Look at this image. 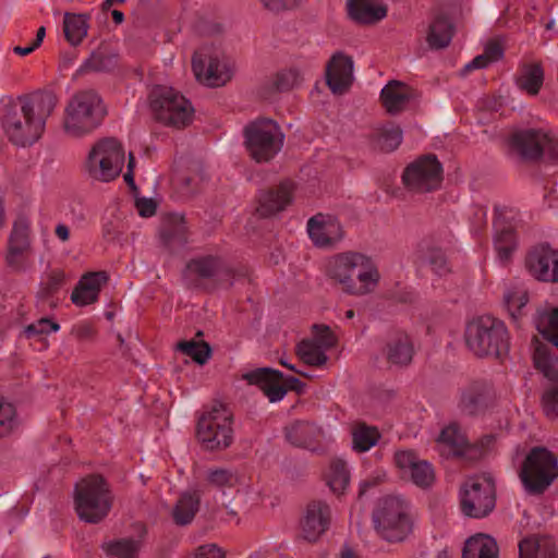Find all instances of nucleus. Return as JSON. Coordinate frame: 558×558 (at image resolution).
Here are the masks:
<instances>
[{
	"label": "nucleus",
	"mask_w": 558,
	"mask_h": 558,
	"mask_svg": "<svg viewBox=\"0 0 558 558\" xmlns=\"http://www.w3.org/2000/svg\"><path fill=\"white\" fill-rule=\"evenodd\" d=\"M1 126L7 138L15 146L26 147L36 143L45 132L47 119L57 106L50 92H36L17 98L2 99Z\"/></svg>",
	"instance_id": "obj_1"
},
{
	"label": "nucleus",
	"mask_w": 558,
	"mask_h": 558,
	"mask_svg": "<svg viewBox=\"0 0 558 558\" xmlns=\"http://www.w3.org/2000/svg\"><path fill=\"white\" fill-rule=\"evenodd\" d=\"M327 271L344 292L359 296L373 293L380 280L375 262L359 252L332 256L328 260Z\"/></svg>",
	"instance_id": "obj_2"
},
{
	"label": "nucleus",
	"mask_w": 558,
	"mask_h": 558,
	"mask_svg": "<svg viewBox=\"0 0 558 558\" xmlns=\"http://www.w3.org/2000/svg\"><path fill=\"white\" fill-rule=\"evenodd\" d=\"M105 114L106 108L97 93H76L64 108L62 131L68 137H84L99 125Z\"/></svg>",
	"instance_id": "obj_3"
},
{
	"label": "nucleus",
	"mask_w": 558,
	"mask_h": 558,
	"mask_svg": "<svg viewBox=\"0 0 558 558\" xmlns=\"http://www.w3.org/2000/svg\"><path fill=\"white\" fill-rule=\"evenodd\" d=\"M465 341L478 356H501L509 348L505 324L489 315L478 316L468 324Z\"/></svg>",
	"instance_id": "obj_4"
},
{
	"label": "nucleus",
	"mask_w": 558,
	"mask_h": 558,
	"mask_svg": "<svg viewBox=\"0 0 558 558\" xmlns=\"http://www.w3.org/2000/svg\"><path fill=\"white\" fill-rule=\"evenodd\" d=\"M112 495L107 482L100 475L82 478L75 486L74 509L77 517L87 523H97L111 509Z\"/></svg>",
	"instance_id": "obj_5"
},
{
	"label": "nucleus",
	"mask_w": 558,
	"mask_h": 558,
	"mask_svg": "<svg viewBox=\"0 0 558 558\" xmlns=\"http://www.w3.org/2000/svg\"><path fill=\"white\" fill-rule=\"evenodd\" d=\"M125 148L113 137L97 141L89 149L84 170L93 181L108 183L116 180L125 163Z\"/></svg>",
	"instance_id": "obj_6"
},
{
	"label": "nucleus",
	"mask_w": 558,
	"mask_h": 558,
	"mask_svg": "<svg viewBox=\"0 0 558 558\" xmlns=\"http://www.w3.org/2000/svg\"><path fill=\"white\" fill-rule=\"evenodd\" d=\"M192 69L199 83L220 87L233 77L236 66L221 47L204 45L194 53Z\"/></svg>",
	"instance_id": "obj_7"
},
{
	"label": "nucleus",
	"mask_w": 558,
	"mask_h": 558,
	"mask_svg": "<svg viewBox=\"0 0 558 558\" xmlns=\"http://www.w3.org/2000/svg\"><path fill=\"white\" fill-rule=\"evenodd\" d=\"M505 140L525 157L539 158L547 155L551 159L558 158V129L549 124L512 129L505 135Z\"/></svg>",
	"instance_id": "obj_8"
},
{
	"label": "nucleus",
	"mask_w": 558,
	"mask_h": 558,
	"mask_svg": "<svg viewBox=\"0 0 558 558\" xmlns=\"http://www.w3.org/2000/svg\"><path fill=\"white\" fill-rule=\"evenodd\" d=\"M232 414L223 404H215L203 413L197 423L196 436L208 451L223 450L233 441Z\"/></svg>",
	"instance_id": "obj_9"
},
{
	"label": "nucleus",
	"mask_w": 558,
	"mask_h": 558,
	"mask_svg": "<svg viewBox=\"0 0 558 558\" xmlns=\"http://www.w3.org/2000/svg\"><path fill=\"white\" fill-rule=\"evenodd\" d=\"M558 476V460L546 448L530 450L520 464L519 477L531 494L543 493Z\"/></svg>",
	"instance_id": "obj_10"
},
{
	"label": "nucleus",
	"mask_w": 558,
	"mask_h": 558,
	"mask_svg": "<svg viewBox=\"0 0 558 558\" xmlns=\"http://www.w3.org/2000/svg\"><path fill=\"white\" fill-rule=\"evenodd\" d=\"M373 519L379 534L388 541H402L412 529L408 505L397 496L383 498L374 512Z\"/></svg>",
	"instance_id": "obj_11"
},
{
	"label": "nucleus",
	"mask_w": 558,
	"mask_h": 558,
	"mask_svg": "<svg viewBox=\"0 0 558 558\" xmlns=\"http://www.w3.org/2000/svg\"><path fill=\"white\" fill-rule=\"evenodd\" d=\"M150 107L166 124L181 128L193 120L194 108L190 100L169 86H156L151 90Z\"/></svg>",
	"instance_id": "obj_12"
},
{
	"label": "nucleus",
	"mask_w": 558,
	"mask_h": 558,
	"mask_svg": "<svg viewBox=\"0 0 558 558\" xmlns=\"http://www.w3.org/2000/svg\"><path fill=\"white\" fill-rule=\"evenodd\" d=\"M460 508L464 515L483 518L490 513L496 505L495 484L489 475H476L468 478L459 492Z\"/></svg>",
	"instance_id": "obj_13"
},
{
	"label": "nucleus",
	"mask_w": 558,
	"mask_h": 558,
	"mask_svg": "<svg viewBox=\"0 0 558 558\" xmlns=\"http://www.w3.org/2000/svg\"><path fill=\"white\" fill-rule=\"evenodd\" d=\"M245 146L257 162L268 161L282 148L284 135L279 125L269 119L252 122L245 128Z\"/></svg>",
	"instance_id": "obj_14"
},
{
	"label": "nucleus",
	"mask_w": 558,
	"mask_h": 558,
	"mask_svg": "<svg viewBox=\"0 0 558 558\" xmlns=\"http://www.w3.org/2000/svg\"><path fill=\"white\" fill-rule=\"evenodd\" d=\"M532 355L535 367L543 373L548 383L544 386L542 408L547 416H558V371L548 344L537 338L532 340Z\"/></svg>",
	"instance_id": "obj_15"
},
{
	"label": "nucleus",
	"mask_w": 558,
	"mask_h": 558,
	"mask_svg": "<svg viewBox=\"0 0 558 558\" xmlns=\"http://www.w3.org/2000/svg\"><path fill=\"white\" fill-rule=\"evenodd\" d=\"M444 168L434 155H424L411 161L403 170L402 182L415 193L438 189L442 182Z\"/></svg>",
	"instance_id": "obj_16"
},
{
	"label": "nucleus",
	"mask_w": 558,
	"mask_h": 558,
	"mask_svg": "<svg viewBox=\"0 0 558 558\" xmlns=\"http://www.w3.org/2000/svg\"><path fill=\"white\" fill-rule=\"evenodd\" d=\"M250 385L257 386L270 402H278L287 395V388L303 392L305 385L295 377H287L272 368H256L243 374Z\"/></svg>",
	"instance_id": "obj_17"
},
{
	"label": "nucleus",
	"mask_w": 558,
	"mask_h": 558,
	"mask_svg": "<svg viewBox=\"0 0 558 558\" xmlns=\"http://www.w3.org/2000/svg\"><path fill=\"white\" fill-rule=\"evenodd\" d=\"M524 267L538 282L558 283V247L548 243L534 245L525 256Z\"/></svg>",
	"instance_id": "obj_18"
},
{
	"label": "nucleus",
	"mask_w": 558,
	"mask_h": 558,
	"mask_svg": "<svg viewBox=\"0 0 558 558\" xmlns=\"http://www.w3.org/2000/svg\"><path fill=\"white\" fill-rule=\"evenodd\" d=\"M336 344V338L328 326L314 325L311 336L296 345V354L305 364L322 367L328 362L327 352Z\"/></svg>",
	"instance_id": "obj_19"
},
{
	"label": "nucleus",
	"mask_w": 558,
	"mask_h": 558,
	"mask_svg": "<svg viewBox=\"0 0 558 558\" xmlns=\"http://www.w3.org/2000/svg\"><path fill=\"white\" fill-rule=\"evenodd\" d=\"M520 221V215L514 208H496L494 221V245L500 260L508 259L515 250V230Z\"/></svg>",
	"instance_id": "obj_20"
},
{
	"label": "nucleus",
	"mask_w": 558,
	"mask_h": 558,
	"mask_svg": "<svg viewBox=\"0 0 558 558\" xmlns=\"http://www.w3.org/2000/svg\"><path fill=\"white\" fill-rule=\"evenodd\" d=\"M306 230L313 244L322 248L333 247L344 236L342 225L329 214H317L308 219Z\"/></svg>",
	"instance_id": "obj_21"
},
{
	"label": "nucleus",
	"mask_w": 558,
	"mask_h": 558,
	"mask_svg": "<svg viewBox=\"0 0 558 558\" xmlns=\"http://www.w3.org/2000/svg\"><path fill=\"white\" fill-rule=\"evenodd\" d=\"M395 465L405 478L418 487H428L435 481V471L432 464L421 460L411 450H398L393 457Z\"/></svg>",
	"instance_id": "obj_22"
},
{
	"label": "nucleus",
	"mask_w": 558,
	"mask_h": 558,
	"mask_svg": "<svg viewBox=\"0 0 558 558\" xmlns=\"http://www.w3.org/2000/svg\"><path fill=\"white\" fill-rule=\"evenodd\" d=\"M330 523V508L324 501H312L303 510L299 520L301 536L315 542L327 531Z\"/></svg>",
	"instance_id": "obj_23"
},
{
	"label": "nucleus",
	"mask_w": 558,
	"mask_h": 558,
	"mask_svg": "<svg viewBox=\"0 0 558 558\" xmlns=\"http://www.w3.org/2000/svg\"><path fill=\"white\" fill-rule=\"evenodd\" d=\"M380 98L388 112L397 113L415 106L420 95L411 86L391 81L383 87Z\"/></svg>",
	"instance_id": "obj_24"
},
{
	"label": "nucleus",
	"mask_w": 558,
	"mask_h": 558,
	"mask_svg": "<svg viewBox=\"0 0 558 558\" xmlns=\"http://www.w3.org/2000/svg\"><path fill=\"white\" fill-rule=\"evenodd\" d=\"M536 331L558 350V305L545 301L537 305L532 317Z\"/></svg>",
	"instance_id": "obj_25"
},
{
	"label": "nucleus",
	"mask_w": 558,
	"mask_h": 558,
	"mask_svg": "<svg viewBox=\"0 0 558 558\" xmlns=\"http://www.w3.org/2000/svg\"><path fill=\"white\" fill-rule=\"evenodd\" d=\"M326 80L333 94H341L348 89L353 81L351 58L342 53L335 54L327 65Z\"/></svg>",
	"instance_id": "obj_26"
},
{
	"label": "nucleus",
	"mask_w": 558,
	"mask_h": 558,
	"mask_svg": "<svg viewBox=\"0 0 558 558\" xmlns=\"http://www.w3.org/2000/svg\"><path fill=\"white\" fill-rule=\"evenodd\" d=\"M436 448L444 457L461 456L468 448L464 433L454 423L444 426L434 437Z\"/></svg>",
	"instance_id": "obj_27"
},
{
	"label": "nucleus",
	"mask_w": 558,
	"mask_h": 558,
	"mask_svg": "<svg viewBox=\"0 0 558 558\" xmlns=\"http://www.w3.org/2000/svg\"><path fill=\"white\" fill-rule=\"evenodd\" d=\"M349 16L360 24H373L383 20L387 9L383 0H348Z\"/></svg>",
	"instance_id": "obj_28"
},
{
	"label": "nucleus",
	"mask_w": 558,
	"mask_h": 558,
	"mask_svg": "<svg viewBox=\"0 0 558 558\" xmlns=\"http://www.w3.org/2000/svg\"><path fill=\"white\" fill-rule=\"evenodd\" d=\"M107 279L108 277L104 271L90 272L83 276L72 292V302L77 306L94 303L98 299L100 289L106 283Z\"/></svg>",
	"instance_id": "obj_29"
},
{
	"label": "nucleus",
	"mask_w": 558,
	"mask_h": 558,
	"mask_svg": "<svg viewBox=\"0 0 558 558\" xmlns=\"http://www.w3.org/2000/svg\"><path fill=\"white\" fill-rule=\"evenodd\" d=\"M201 495L196 488H189L181 493L173 509L172 518L177 524L191 523L199 509Z\"/></svg>",
	"instance_id": "obj_30"
},
{
	"label": "nucleus",
	"mask_w": 558,
	"mask_h": 558,
	"mask_svg": "<svg viewBox=\"0 0 558 558\" xmlns=\"http://www.w3.org/2000/svg\"><path fill=\"white\" fill-rule=\"evenodd\" d=\"M530 294L522 284H509L505 288L502 304L510 317L518 322L526 313Z\"/></svg>",
	"instance_id": "obj_31"
},
{
	"label": "nucleus",
	"mask_w": 558,
	"mask_h": 558,
	"mask_svg": "<svg viewBox=\"0 0 558 558\" xmlns=\"http://www.w3.org/2000/svg\"><path fill=\"white\" fill-rule=\"evenodd\" d=\"M463 558H498L496 541L487 534H475L465 541Z\"/></svg>",
	"instance_id": "obj_32"
},
{
	"label": "nucleus",
	"mask_w": 558,
	"mask_h": 558,
	"mask_svg": "<svg viewBox=\"0 0 558 558\" xmlns=\"http://www.w3.org/2000/svg\"><path fill=\"white\" fill-rule=\"evenodd\" d=\"M89 16L82 13H65L63 16V33L71 46H78L87 36Z\"/></svg>",
	"instance_id": "obj_33"
},
{
	"label": "nucleus",
	"mask_w": 558,
	"mask_h": 558,
	"mask_svg": "<svg viewBox=\"0 0 558 558\" xmlns=\"http://www.w3.org/2000/svg\"><path fill=\"white\" fill-rule=\"evenodd\" d=\"M520 558H556L554 542L547 537H530L519 545Z\"/></svg>",
	"instance_id": "obj_34"
},
{
	"label": "nucleus",
	"mask_w": 558,
	"mask_h": 558,
	"mask_svg": "<svg viewBox=\"0 0 558 558\" xmlns=\"http://www.w3.org/2000/svg\"><path fill=\"white\" fill-rule=\"evenodd\" d=\"M544 82V71L539 64L531 63L521 69L518 87L529 95L538 94Z\"/></svg>",
	"instance_id": "obj_35"
},
{
	"label": "nucleus",
	"mask_w": 558,
	"mask_h": 558,
	"mask_svg": "<svg viewBox=\"0 0 558 558\" xmlns=\"http://www.w3.org/2000/svg\"><path fill=\"white\" fill-rule=\"evenodd\" d=\"M413 344L408 336L391 339L387 345L388 360L397 365H407L413 357Z\"/></svg>",
	"instance_id": "obj_36"
},
{
	"label": "nucleus",
	"mask_w": 558,
	"mask_h": 558,
	"mask_svg": "<svg viewBox=\"0 0 558 558\" xmlns=\"http://www.w3.org/2000/svg\"><path fill=\"white\" fill-rule=\"evenodd\" d=\"M292 199L291 184L281 185L276 192L269 193L260 207L263 215H271L283 209Z\"/></svg>",
	"instance_id": "obj_37"
},
{
	"label": "nucleus",
	"mask_w": 558,
	"mask_h": 558,
	"mask_svg": "<svg viewBox=\"0 0 558 558\" xmlns=\"http://www.w3.org/2000/svg\"><path fill=\"white\" fill-rule=\"evenodd\" d=\"M327 484L336 494H342L350 483V473L345 462L337 460L331 462L326 474Z\"/></svg>",
	"instance_id": "obj_38"
},
{
	"label": "nucleus",
	"mask_w": 558,
	"mask_h": 558,
	"mask_svg": "<svg viewBox=\"0 0 558 558\" xmlns=\"http://www.w3.org/2000/svg\"><path fill=\"white\" fill-rule=\"evenodd\" d=\"M318 428L307 422H295L287 427V438L296 446H306L316 438Z\"/></svg>",
	"instance_id": "obj_39"
},
{
	"label": "nucleus",
	"mask_w": 558,
	"mask_h": 558,
	"mask_svg": "<svg viewBox=\"0 0 558 558\" xmlns=\"http://www.w3.org/2000/svg\"><path fill=\"white\" fill-rule=\"evenodd\" d=\"M379 438L380 434L377 428L357 425L352 433V447L355 451L364 452L373 448Z\"/></svg>",
	"instance_id": "obj_40"
},
{
	"label": "nucleus",
	"mask_w": 558,
	"mask_h": 558,
	"mask_svg": "<svg viewBox=\"0 0 558 558\" xmlns=\"http://www.w3.org/2000/svg\"><path fill=\"white\" fill-rule=\"evenodd\" d=\"M451 39V26L447 19L439 17L429 26L427 43L432 48L446 47Z\"/></svg>",
	"instance_id": "obj_41"
},
{
	"label": "nucleus",
	"mask_w": 558,
	"mask_h": 558,
	"mask_svg": "<svg viewBox=\"0 0 558 558\" xmlns=\"http://www.w3.org/2000/svg\"><path fill=\"white\" fill-rule=\"evenodd\" d=\"M207 482L222 493L229 488H235L240 484V476L227 469H211L206 475Z\"/></svg>",
	"instance_id": "obj_42"
},
{
	"label": "nucleus",
	"mask_w": 558,
	"mask_h": 558,
	"mask_svg": "<svg viewBox=\"0 0 558 558\" xmlns=\"http://www.w3.org/2000/svg\"><path fill=\"white\" fill-rule=\"evenodd\" d=\"M502 57L504 47L501 43L498 40H493L485 46V50L482 54L477 56L466 64V69H483L488 66L490 63L499 61Z\"/></svg>",
	"instance_id": "obj_43"
},
{
	"label": "nucleus",
	"mask_w": 558,
	"mask_h": 558,
	"mask_svg": "<svg viewBox=\"0 0 558 558\" xmlns=\"http://www.w3.org/2000/svg\"><path fill=\"white\" fill-rule=\"evenodd\" d=\"M375 141L380 149L393 150L402 141V132L395 125L383 126L376 131Z\"/></svg>",
	"instance_id": "obj_44"
},
{
	"label": "nucleus",
	"mask_w": 558,
	"mask_h": 558,
	"mask_svg": "<svg viewBox=\"0 0 558 558\" xmlns=\"http://www.w3.org/2000/svg\"><path fill=\"white\" fill-rule=\"evenodd\" d=\"M106 553L113 558H133L140 549V543L133 539H119L104 545Z\"/></svg>",
	"instance_id": "obj_45"
},
{
	"label": "nucleus",
	"mask_w": 558,
	"mask_h": 558,
	"mask_svg": "<svg viewBox=\"0 0 558 558\" xmlns=\"http://www.w3.org/2000/svg\"><path fill=\"white\" fill-rule=\"evenodd\" d=\"M20 425L14 405L0 399V437L12 433Z\"/></svg>",
	"instance_id": "obj_46"
},
{
	"label": "nucleus",
	"mask_w": 558,
	"mask_h": 558,
	"mask_svg": "<svg viewBox=\"0 0 558 558\" xmlns=\"http://www.w3.org/2000/svg\"><path fill=\"white\" fill-rule=\"evenodd\" d=\"M178 349L198 364H204L210 356L209 345L202 341H184L178 344Z\"/></svg>",
	"instance_id": "obj_47"
},
{
	"label": "nucleus",
	"mask_w": 558,
	"mask_h": 558,
	"mask_svg": "<svg viewBox=\"0 0 558 558\" xmlns=\"http://www.w3.org/2000/svg\"><path fill=\"white\" fill-rule=\"evenodd\" d=\"M190 268L192 271L197 272L199 276L209 277L216 274L219 268V262L215 257L207 256L194 260Z\"/></svg>",
	"instance_id": "obj_48"
},
{
	"label": "nucleus",
	"mask_w": 558,
	"mask_h": 558,
	"mask_svg": "<svg viewBox=\"0 0 558 558\" xmlns=\"http://www.w3.org/2000/svg\"><path fill=\"white\" fill-rule=\"evenodd\" d=\"M59 329V324L47 318H41L36 323L29 325L25 331L28 336H41L49 335L51 332H57Z\"/></svg>",
	"instance_id": "obj_49"
},
{
	"label": "nucleus",
	"mask_w": 558,
	"mask_h": 558,
	"mask_svg": "<svg viewBox=\"0 0 558 558\" xmlns=\"http://www.w3.org/2000/svg\"><path fill=\"white\" fill-rule=\"evenodd\" d=\"M302 80V75L299 70L288 69L278 74L277 84L282 89L291 88L298 85Z\"/></svg>",
	"instance_id": "obj_50"
},
{
	"label": "nucleus",
	"mask_w": 558,
	"mask_h": 558,
	"mask_svg": "<svg viewBox=\"0 0 558 558\" xmlns=\"http://www.w3.org/2000/svg\"><path fill=\"white\" fill-rule=\"evenodd\" d=\"M135 207L140 216L151 217L156 213L157 203L155 199L149 197H136Z\"/></svg>",
	"instance_id": "obj_51"
},
{
	"label": "nucleus",
	"mask_w": 558,
	"mask_h": 558,
	"mask_svg": "<svg viewBox=\"0 0 558 558\" xmlns=\"http://www.w3.org/2000/svg\"><path fill=\"white\" fill-rule=\"evenodd\" d=\"M193 558H225V554L215 544H207L198 547L193 554Z\"/></svg>",
	"instance_id": "obj_52"
},
{
	"label": "nucleus",
	"mask_w": 558,
	"mask_h": 558,
	"mask_svg": "<svg viewBox=\"0 0 558 558\" xmlns=\"http://www.w3.org/2000/svg\"><path fill=\"white\" fill-rule=\"evenodd\" d=\"M27 236L24 231H19L15 229L12 238H11V250L14 252H21L27 246Z\"/></svg>",
	"instance_id": "obj_53"
},
{
	"label": "nucleus",
	"mask_w": 558,
	"mask_h": 558,
	"mask_svg": "<svg viewBox=\"0 0 558 558\" xmlns=\"http://www.w3.org/2000/svg\"><path fill=\"white\" fill-rule=\"evenodd\" d=\"M429 263L433 265V269L439 274L442 275L447 271L446 262L444 259V256L440 252L436 253L435 259H429Z\"/></svg>",
	"instance_id": "obj_54"
},
{
	"label": "nucleus",
	"mask_w": 558,
	"mask_h": 558,
	"mask_svg": "<svg viewBox=\"0 0 558 558\" xmlns=\"http://www.w3.org/2000/svg\"><path fill=\"white\" fill-rule=\"evenodd\" d=\"M54 233L57 238L62 242H66L70 239V229L64 223H58L56 226Z\"/></svg>",
	"instance_id": "obj_55"
},
{
	"label": "nucleus",
	"mask_w": 558,
	"mask_h": 558,
	"mask_svg": "<svg viewBox=\"0 0 558 558\" xmlns=\"http://www.w3.org/2000/svg\"><path fill=\"white\" fill-rule=\"evenodd\" d=\"M133 168H134V157L130 153L129 154V162H128V172L124 174V181L130 185L134 184Z\"/></svg>",
	"instance_id": "obj_56"
},
{
	"label": "nucleus",
	"mask_w": 558,
	"mask_h": 558,
	"mask_svg": "<svg viewBox=\"0 0 558 558\" xmlns=\"http://www.w3.org/2000/svg\"><path fill=\"white\" fill-rule=\"evenodd\" d=\"M36 48H37V46H35V44L32 43L31 45H27L25 47L16 46V47H14L13 50L17 54L26 56V54H29L31 52H33Z\"/></svg>",
	"instance_id": "obj_57"
},
{
	"label": "nucleus",
	"mask_w": 558,
	"mask_h": 558,
	"mask_svg": "<svg viewBox=\"0 0 558 558\" xmlns=\"http://www.w3.org/2000/svg\"><path fill=\"white\" fill-rule=\"evenodd\" d=\"M45 35H46V29L45 27H39L38 31H37V34H36V38L35 40L33 41L35 44V46L39 47L40 44L43 43L44 38H45Z\"/></svg>",
	"instance_id": "obj_58"
},
{
	"label": "nucleus",
	"mask_w": 558,
	"mask_h": 558,
	"mask_svg": "<svg viewBox=\"0 0 558 558\" xmlns=\"http://www.w3.org/2000/svg\"><path fill=\"white\" fill-rule=\"evenodd\" d=\"M280 364H281V365H283V366H286L287 368H289V369H291V371H293V372H295V373H298V374L302 375V376H308V374H306V373H304V372H302V371L298 369L293 364H290V363H289L287 360H284V359H281V360H280Z\"/></svg>",
	"instance_id": "obj_59"
},
{
	"label": "nucleus",
	"mask_w": 558,
	"mask_h": 558,
	"mask_svg": "<svg viewBox=\"0 0 558 558\" xmlns=\"http://www.w3.org/2000/svg\"><path fill=\"white\" fill-rule=\"evenodd\" d=\"M340 558H360L351 548L344 547L341 550Z\"/></svg>",
	"instance_id": "obj_60"
},
{
	"label": "nucleus",
	"mask_w": 558,
	"mask_h": 558,
	"mask_svg": "<svg viewBox=\"0 0 558 558\" xmlns=\"http://www.w3.org/2000/svg\"><path fill=\"white\" fill-rule=\"evenodd\" d=\"M112 19L117 24H121L124 20V15L121 11L113 10L112 11Z\"/></svg>",
	"instance_id": "obj_61"
},
{
	"label": "nucleus",
	"mask_w": 558,
	"mask_h": 558,
	"mask_svg": "<svg viewBox=\"0 0 558 558\" xmlns=\"http://www.w3.org/2000/svg\"><path fill=\"white\" fill-rule=\"evenodd\" d=\"M123 2H124V0H105L102 7H104L105 10H108L113 4H116V3H123Z\"/></svg>",
	"instance_id": "obj_62"
},
{
	"label": "nucleus",
	"mask_w": 558,
	"mask_h": 558,
	"mask_svg": "<svg viewBox=\"0 0 558 558\" xmlns=\"http://www.w3.org/2000/svg\"><path fill=\"white\" fill-rule=\"evenodd\" d=\"M367 486H368V482L367 481H363V482L360 483L361 494H363L365 492Z\"/></svg>",
	"instance_id": "obj_63"
},
{
	"label": "nucleus",
	"mask_w": 558,
	"mask_h": 558,
	"mask_svg": "<svg viewBox=\"0 0 558 558\" xmlns=\"http://www.w3.org/2000/svg\"><path fill=\"white\" fill-rule=\"evenodd\" d=\"M494 440V437L493 436H486L483 441H485V446H488L492 441ZM484 446V444L482 445Z\"/></svg>",
	"instance_id": "obj_64"
}]
</instances>
